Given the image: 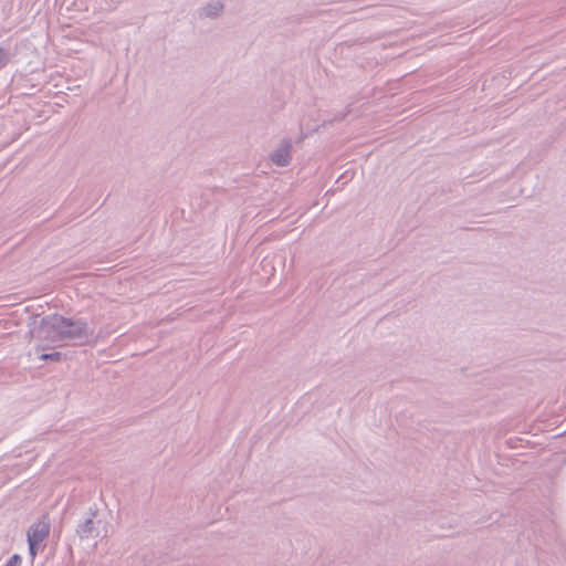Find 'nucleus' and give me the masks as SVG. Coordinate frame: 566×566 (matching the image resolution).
Returning <instances> with one entry per match:
<instances>
[{
  "label": "nucleus",
  "mask_w": 566,
  "mask_h": 566,
  "mask_svg": "<svg viewBox=\"0 0 566 566\" xmlns=\"http://www.w3.org/2000/svg\"><path fill=\"white\" fill-rule=\"evenodd\" d=\"M95 517L96 516L94 513L92 517L86 518L82 524L77 526L76 533L82 539L98 536L97 526L99 525L101 522L97 521Z\"/></svg>",
  "instance_id": "7ed1b4c3"
},
{
  "label": "nucleus",
  "mask_w": 566,
  "mask_h": 566,
  "mask_svg": "<svg viewBox=\"0 0 566 566\" xmlns=\"http://www.w3.org/2000/svg\"><path fill=\"white\" fill-rule=\"evenodd\" d=\"M51 523L46 514L42 515L28 530V545L31 559L33 560L39 552L45 547L44 542L50 535Z\"/></svg>",
  "instance_id": "f03ea898"
},
{
  "label": "nucleus",
  "mask_w": 566,
  "mask_h": 566,
  "mask_svg": "<svg viewBox=\"0 0 566 566\" xmlns=\"http://www.w3.org/2000/svg\"><path fill=\"white\" fill-rule=\"evenodd\" d=\"M292 148L290 144H282L270 156L271 161L277 166H286L291 160Z\"/></svg>",
  "instance_id": "20e7f679"
},
{
  "label": "nucleus",
  "mask_w": 566,
  "mask_h": 566,
  "mask_svg": "<svg viewBox=\"0 0 566 566\" xmlns=\"http://www.w3.org/2000/svg\"><path fill=\"white\" fill-rule=\"evenodd\" d=\"M354 112V109L349 106H347L345 108L344 112L339 113L334 119L335 120H344L347 118V116H349L352 113Z\"/></svg>",
  "instance_id": "6e6552de"
},
{
  "label": "nucleus",
  "mask_w": 566,
  "mask_h": 566,
  "mask_svg": "<svg viewBox=\"0 0 566 566\" xmlns=\"http://www.w3.org/2000/svg\"><path fill=\"white\" fill-rule=\"evenodd\" d=\"M22 558L20 555L14 554L7 563L6 566H21Z\"/></svg>",
  "instance_id": "0eeeda50"
},
{
  "label": "nucleus",
  "mask_w": 566,
  "mask_h": 566,
  "mask_svg": "<svg viewBox=\"0 0 566 566\" xmlns=\"http://www.w3.org/2000/svg\"><path fill=\"white\" fill-rule=\"evenodd\" d=\"M40 358L42 360H46V359H50V360H54V361H59L62 359V354L60 352H52L50 354H42L40 356Z\"/></svg>",
  "instance_id": "423d86ee"
},
{
  "label": "nucleus",
  "mask_w": 566,
  "mask_h": 566,
  "mask_svg": "<svg viewBox=\"0 0 566 566\" xmlns=\"http://www.w3.org/2000/svg\"><path fill=\"white\" fill-rule=\"evenodd\" d=\"M223 9L224 4L222 1L212 0L201 8L200 14L209 19H217L221 15Z\"/></svg>",
  "instance_id": "39448f33"
},
{
  "label": "nucleus",
  "mask_w": 566,
  "mask_h": 566,
  "mask_svg": "<svg viewBox=\"0 0 566 566\" xmlns=\"http://www.w3.org/2000/svg\"><path fill=\"white\" fill-rule=\"evenodd\" d=\"M93 332L86 322L72 321L60 315L48 316L42 319L36 331V337L46 345L59 346L60 344L73 340L83 345L88 342Z\"/></svg>",
  "instance_id": "f257e3e1"
}]
</instances>
